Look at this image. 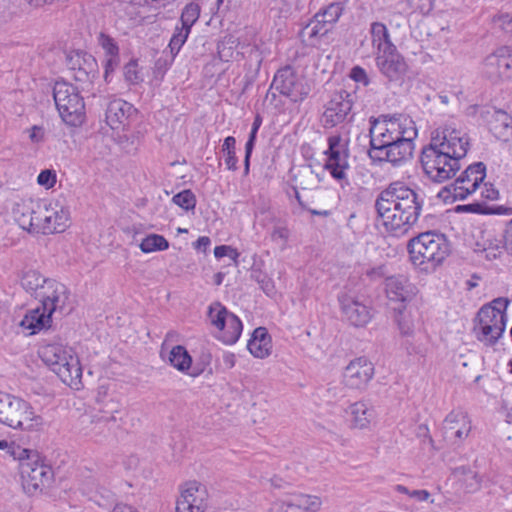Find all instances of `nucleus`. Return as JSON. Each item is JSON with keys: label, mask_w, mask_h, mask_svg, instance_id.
Returning <instances> with one entry per match:
<instances>
[{"label": "nucleus", "mask_w": 512, "mask_h": 512, "mask_svg": "<svg viewBox=\"0 0 512 512\" xmlns=\"http://www.w3.org/2000/svg\"><path fill=\"white\" fill-rule=\"evenodd\" d=\"M207 493L198 482H188L176 502V512H204L207 507Z\"/></svg>", "instance_id": "nucleus-18"}, {"label": "nucleus", "mask_w": 512, "mask_h": 512, "mask_svg": "<svg viewBox=\"0 0 512 512\" xmlns=\"http://www.w3.org/2000/svg\"><path fill=\"white\" fill-rule=\"evenodd\" d=\"M291 512H318L322 501L315 495L298 494L289 498Z\"/></svg>", "instance_id": "nucleus-34"}, {"label": "nucleus", "mask_w": 512, "mask_h": 512, "mask_svg": "<svg viewBox=\"0 0 512 512\" xmlns=\"http://www.w3.org/2000/svg\"><path fill=\"white\" fill-rule=\"evenodd\" d=\"M123 76L129 85H138L144 80L138 61L135 59L130 60L124 65Z\"/></svg>", "instance_id": "nucleus-41"}, {"label": "nucleus", "mask_w": 512, "mask_h": 512, "mask_svg": "<svg viewBox=\"0 0 512 512\" xmlns=\"http://www.w3.org/2000/svg\"><path fill=\"white\" fill-rule=\"evenodd\" d=\"M249 352L256 358L263 359L271 353V337L265 327H258L254 330L252 337L247 343Z\"/></svg>", "instance_id": "nucleus-31"}, {"label": "nucleus", "mask_w": 512, "mask_h": 512, "mask_svg": "<svg viewBox=\"0 0 512 512\" xmlns=\"http://www.w3.org/2000/svg\"><path fill=\"white\" fill-rule=\"evenodd\" d=\"M350 78L363 86H368L370 83V78L368 77L367 72L361 66H355L351 69Z\"/></svg>", "instance_id": "nucleus-52"}, {"label": "nucleus", "mask_w": 512, "mask_h": 512, "mask_svg": "<svg viewBox=\"0 0 512 512\" xmlns=\"http://www.w3.org/2000/svg\"><path fill=\"white\" fill-rule=\"evenodd\" d=\"M172 202L185 211L194 210L196 207V196L190 189H185L173 196Z\"/></svg>", "instance_id": "nucleus-43"}, {"label": "nucleus", "mask_w": 512, "mask_h": 512, "mask_svg": "<svg viewBox=\"0 0 512 512\" xmlns=\"http://www.w3.org/2000/svg\"><path fill=\"white\" fill-rule=\"evenodd\" d=\"M101 45L105 50L106 56L119 55V48L111 37L102 34Z\"/></svg>", "instance_id": "nucleus-54"}, {"label": "nucleus", "mask_w": 512, "mask_h": 512, "mask_svg": "<svg viewBox=\"0 0 512 512\" xmlns=\"http://www.w3.org/2000/svg\"><path fill=\"white\" fill-rule=\"evenodd\" d=\"M20 470L23 489L29 495L42 492L53 479L51 467L39 461H23L20 464Z\"/></svg>", "instance_id": "nucleus-14"}, {"label": "nucleus", "mask_w": 512, "mask_h": 512, "mask_svg": "<svg viewBox=\"0 0 512 512\" xmlns=\"http://www.w3.org/2000/svg\"><path fill=\"white\" fill-rule=\"evenodd\" d=\"M490 307H481L474 320L473 332L476 339L487 347L494 346L502 337L507 321L504 315Z\"/></svg>", "instance_id": "nucleus-10"}, {"label": "nucleus", "mask_w": 512, "mask_h": 512, "mask_svg": "<svg viewBox=\"0 0 512 512\" xmlns=\"http://www.w3.org/2000/svg\"><path fill=\"white\" fill-rule=\"evenodd\" d=\"M42 361L68 386L79 389L82 368L73 349L61 343H51L39 350Z\"/></svg>", "instance_id": "nucleus-4"}, {"label": "nucleus", "mask_w": 512, "mask_h": 512, "mask_svg": "<svg viewBox=\"0 0 512 512\" xmlns=\"http://www.w3.org/2000/svg\"><path fill=\"white\" fill-rule=\"evenodd\" d=\"M200 16V7L196 3L187 4L180 17L182 26L191 29L192 26L197 22Z\"/></svg>", "instance_id": "nucleus-44"}, {"label": "nucleus", "mask_w": 512, "mask_h": 512, "mask_svg": "<svg viewBox=\"0 0 512 512\" xmlns=\"http://www.w3.org/2000/svg\"><path fill=\"white\" fill-rule=\"evenodd\" d=\"M91 500L100 507L109 508L115 502V494L104 487H100L91 496Z\"/></svg>", "instance_id": "nucleus-46"}, {"label": "nucleus", "mask_w": 512, "mask_h": 512, "mask_svg": "<svg viewBox=\"0 0 512 512\" xmlns=\"http://www.w3.org/2000/svg\"><path fill=\"white\" fill-rule=\"evenodd\" d=\"M481 117L487 122L490 132L503 142L512 140V116L502 109L487 107L481 111Z\"/></svg>", "instance_id": "nucleus-20"}, {"label": "nucleus", "mask_w": 512, "mask_h": 512, "mask_svg": "<svg viewBox=\"0 0 512 512\" xmlns=\"http://www.w3.org/2000/svg\"><path fill=\"white\" fill-rule=\"evenodd\" d=\"M408 129L417 130L410 117L401 114L381 115L371 121L369 150H378L407 138Z\"/></svg>", "instance_id": "nucleus-7"}, {"label": "nucleus", "mask_w": 512, "mask_h": 512, "mask_svg": "<svg viewBox=\"0 0 512 512\" xmlns=\"http://www.w3.org/2000/svg\"><path fill=\"white\" fill-rule=\"evenodd\" d=\"M242 329L243 325L241 320L235 314H232L228 316L226 327L224 330H221V334L218 338L225 344H234L239 339Z\"/></svg>", "instance_id": "nucleus-36"}, {"label": "nucleus", "mask_w": 512, "mask_h": 512, "mask_svg": "<svg viewBox=\"0 0 512 512\" xmlns=\"http://www.w3.org/2000/svg\"><path fill=\"white\" fill-rule=\"evenodd\" d=\"M412 7L419 10L421 13H428L433 8L434 0H408Z\"/></svg>", "instance_id": "nucleus-60"}, {"label": "nucleus", "mask_w": 512, "mask_h": 512, "mask_svg": "<svg viewBox=\"0 0 512 512\" xmlns=\"http://www.w3.org/2000/svg\"><path fill=\"white\" fill-rule=\"evenodd\" d=\"M370 33L372 46L376 49V53L391 50L395 47L390 39V34L385 24L373 22L371 24Z\"/></svg>", "instance_id": "nucleus-33"}, {"label": "nucleus", "mask_w": 512, "mask_h": 512, "mask_svg": "<svg viewBox=\"0 0 512 512\" xmlns=\"http://www.w3.org/2000/svg\"><path fill=\"white\" fill-rule=\"evenodd\" d=\"M295 181L302 189H308L316 184V175L310 166L303 167L295 174Z\"/></svg>", "instance_id": "nucleus-45"}, {"label": "nucleus", "mask_w": 512, "mask_h": 512, "mask_svg": "<svg viewBox=\"0 0 512 512\" xmlns=\"http://www.w3.org/2000/svg\"><path fill=\"white\" fill-rule=\"evenodd\" d=\"M471 431L470 421L466 412L457 409L452 410L445 418L443 423L444 437L455 442L463 440Z\"/></svg>", "instance_id": "nucleus-25"}, {"label": "nucleus", "mask_w": 512, "mask_h": 512, "mask_svg": "<svg viewBox=\"0 0 512 512\" xmlns=\"http://www.w3.org/2000/svg\"><path fill=\"white\" fill-rule=\"evenodd\" d=\"M344 11V2H333L323 10L315 14L314 18L319 23L333 25L341 17Z\"/></svg>", "instance_id": "nucleus-37"}, {"label": "nucleus", "mask_w": 512, "mask_h": 512, "mask_svg": "<svg viewBox=\"0 0 512 512\" xmlns=\"http://www.w3.org/2000/svg\"><path fill=\"white\" fill-rule=\"evenodd\" d=\"M22 287L50 312L68 313L69 291L67 287L53 279H47L36 270H28L21 279Z\"/></svg>", "instance_id": "nucleus-3"}, {"label": "nucleus", "mask_w": 512, "mask_h": 512, "mask_svg": "<svg viewBox=\"0 0 512 512\" xmlns=\"http://www.w3.org/2000/svg\"><path fill=\"white\" fill-rule=\"evenodd\" d=\"M233 313L229 312L220 302H213L208 309V318L211 324L217 329L224 330L228 321V316Z\"/></svg>", "instance_id": "nucleus-38"}, {"label": "nucleus", "mask_w": 512, "mask_h": 512, "mask_svg": "<svg viewBox=\"0 0 512 512\" xmlns=\"http://www.w3.org/2000/svg\"><path fill=\"white\" fill-rule=\"evenodd\" d=\"M486 177V166L482 162L469 165L456 180L449 186L444 187L438 196L444 201L451 198L452 201L464 200L476 191L478 186Z\"/></svg>", "instance_id": "nucleus-9"}, {"label": "nucleus", "mask_w": 512, "mask_h": 512, "mask_svg": "<svg viewBox=\"0 0 512 512\" xmlns=\"http://www.w3.org/2000/svg\"><path fill=\"white\" fill-rule=\"evenodd\" d=\"M18 222L23 229H28L36 233L44 232V206L38 205L35 209H27L22 212Z\"/></svg>", "instance_id": "nucleus-32"}, {"label": "nucleus", "mask_w": 512, "mask_h": 512, "mask_svg": "<svg viewBox=\"0 0 512 512\" xmlns=\"http://www.w3.org/2000/svg\"><path fill=\"white\" fill-rule=\"evenodd\" d=\"M143 253L163 251L169 248V242L158 234H150L145 237L139 245Z\"/></svg>", "instance_id": "nucleus-39"}, {"label": "nucleus", "mask_w": 512, "mask_h": 512, "mask_svg": "<svg viewBox=\"0 0 512 512\" xmlns=\"http://www.w3.org/2000/svg\"><path fill=\"white\" fill-rule=\"evenodd\" d=\"M502 248H504V245L500 246L499 244H495L494 246L490 245L489 247H485L484 248L485 257L488 260H493V259L498 258L500 256V254L502 253Z\"/></svg>", "instance_id": "nucleus-64"}, {"label": "nucleus", "mask_w": 512, "mask_h": 512, "mask_svg": "<svg viewBox=\"0 0 512 512\" xmlns=\"http://www.w3.org/2000/svg\"><path fill=\"white\" fill-rule=\"evenodd\" d=\"M121 413L122 406L119 402L113 399H109L105 402L100 408L99 413L93 416L92 430L95 435H103L106 437V431L110 433L116 428H119L120 424L118 421L122 420V417L119 416Z\"/></svg>", "instance_id": "nucleus-17"}, {"label": "nucleus", "mask_w": 512, "mask_h": 512, "mask_svg": "<svg viewBox=\"0 0 512 512\" xmlns=\"http://www.w3.org/2000/svg\"><path fill=\"white\" fill-rule=\"evenodd\" d=\"M338 300L344 317L353 326L364 327L371 321L372 313L370 308L353 296L343 293L339 295Z\"/></svg>", "instance_id": "nucleus-21"}, {"label": "nucleus", "mask_w": 512, "mask_h": 512, "mask_svg": "<svg viewBox=\"0 0 512 512\" xmlns=\"http://www.w3.org/2000/svg\"><path fill=\"white\" fill-rule=\"evenodd\" d=\"M0 423L13 429L34 431L39 430L44 422L40 415L35 414L30 403L0 392Z\"/></svg>", "instance_id": "nucleus-6"}, {"label": "nucleus", "mask_w": 512, "mask_h": 512, "mask_svg": "<svg viewBox=\"0 0 512 512\" xmlns=\"http://www.w3.org/2000/svg\"><path fill=\"white\" fill-rule=\"evenodd\" d=\"M385 290L391 301L405 302L413 295V290L404 276H392L386 279Z\"/></svg>", "instance_id": "nucleus-30"}, {"label": "nucleus", "mask_w": 512, "mask_h": 512, "mask_svg": "<svg viewBox=\"0 0 512 512\" xmlns=\"http://www.w3.org/2000/svg\"><path fill=\"white\" fill-rule=\"evenodd\" d=\"M67 66L74 72L73 78L79 82L89 81L96 73L97 63L95 58L88 53L76 51L66 58Z\"/></svg>", "instance_id": "nucleus-24"}, {"label": "nucleus", "mask_w": 512, "mask_h": 512, "mask_svg": "<svg viewBox=\"0 0 512 512\" xmlns=\"http://www.w3.org/2000/svg\"><path fill=\"white\" fill-rule=\"evenodd\" d=\"M69 212L58 203L44 205L43 234L61 233L68 226Z\"/></svg>", "instance_id": "nucleus-27"}, {"label": "nucleus", "mask_w": 512, "mask_h": 512, "mask_svg": "<svg viewBox=\"0 0 512 512\" xmlns=\"http://www.w3.org/2000/svg\"><path fill=\"white\" fill-rule=\"evenodd\" d=\"M374 375V365L365 357L352 360L343 374L344 384L352 389L364 388Z\"/></svg>", "instance_id": "nucleus-19"}, {"label": "nucleus", "mask_w": 512, "mask_h": 512, "mask_svg": "<svg viewBox=\"0 0 512 512\" xmlns=\"http://www.w3.org/2000/svg\"><path fill=\"white\" fill-rule=\"evenodd\" d=\"M211 356L203 355L201 364L192 366V358L186 348L182 345L174 346L169 353V362L178 371L186 372L192 377H197L205 371L209 365Z\"/></svg>", "instance_id": "nucleus-22"}, {"label": "nucleus", "mask_w": 512, "mask_h": 512, "mask_svg": "<svg viewBox=\"0 0 512 512\" xmlns=\"http://www.w3.org/2000/svg\"><path fill=\"white\" fill-rule=\"evenodd\" d=\"M53 98L62 120L70 126H79L85 118V103L74 85L57 81L53 88Z\"/></svg>", "instance_id": "nucleus-8"}, {"label": "nucleus", "mask_w": 512, "mask_h": 512, "mask_svg": "<svg viewBox=\"0 0 512 512\" xmlns=\"http://www.w3.org/2000/svg\"><path fill=\"white\" fill-rule=\"evenodd\" d=\"M376 65L380 72L389 80H398L406 71L404 58L396 46L391 50L376 53Z\"/></svg>", "instance_id": "nucleus-23"}, {"label": "nucleus", "mask_w": 512, "mask_h": 512, "mask_svg": "<svg viewBox=\"0 0 512 512\" xmlns=\"http://www.w3.org/2000/svg\"><path fill=\"white\" fill-rule=\"evenodd\" d=\"M481 195L487 200H496L499 197V191L492 184L485 183Z\"/></svg>", "instance_id": "nucleus-63"}, {"label": "nucleus", "mask_w": 512, "mask_h": 512, "mask_svg": "<svg viewBox=\"0 0 512 512\" xmlns=\"http://www.w3.org/2000/svg\"><path fill=\"white\" fill-rule=\"evenodd\" d=\"M510 304L509 299L504 297H499L492 300L490 303L483 305L482 307H490L500 312V315H504V319L507 321V308Z\"/></svg>", "instance_id": "nucleus-51"}, {"label": "nucleus", "mask_w": 512, "mask_h": 512, "mask_svg": "<svg viewBox=\"0 0 512 512\" xmlns=\"http://www.w3.org/2000/svg\"><path fill=\"white\" fill-rule=\"evenodd\" d=\"M251 278L255 280L260 288L267 294L270 295L274 292V283L270 277L259 270H254L251 273Z\"/></svg>", "instance_id": "nucleus-47"}, {"label": "nucleus", "mask_w": 512, "mask_h": 512, "mask_svg": "<svg viewBox=\"0 0 512 512\" xmlns=\"http://www.w3.org/2000/svg\"><path fill=\"white\" fill-rule=\"evenodd\" d=\"M55 312H50L45 309L44 305L40 304L31 310H29L20 322V326L29 331V334H36L43 328L49 327L52 319V315Z\"/></svg>", "instance_id": "nucleus-29"}, {"label": "nucleus", "mask_w": 512, "mask_h": 512, "mask_svg": "<svg viewBox=\"0 0 512 512\" xmlns=\"http://www.w3.org/2000/svg\"><path fill=\"white\" fill-rule=\"evenodd\" d=\"M417 134V130L408 129L407 138L400 139V141L378 150H369L368 155L373 162L385 161L394 166L401 165L412 158Z\"/></svg>", "instance_id": "nucleus-12"}, {"label": "nucleus", "mask_w": 512, "mask_h": 512, "mask_svg": "<svg viewBox=\"0 0 512 512\" xmlns=\"http://www.w3.org/2000/svg\"><path fill=\"white\" fill-rule=\"evenodd\" d=\"M495 22L506 33L512 35V16L509 14L500 15Z\"/></svg>", "instance_id": "nucleus-59"}, {"label": "nucleus", "mask_w": 512, "mask_h": 512, "mask_svg": "<svg viewBox=\"0 0 512 512\" xmlns=\"http://www.w3.org/2000/svg\"><path fill=\"white\" fill-rule=\"evenodd\" d=\"M27 132L32 143H41L45 139V130L42 126L34 125Z\"/></svg>", "instance_id": "nucleus-56"}, {"label": "nucleus", "mask_w": 512, "mask_h": 512, "mask_svg": "<svg viewBox=\"0 0 512 512\" xmlns=\"http://www.w3.org/2000/svg\"><path fill=\"white\" fill-rule=\"evenodd\" d=\"M37 182L47 189L52 188L56 183V172L50 169L42 170L37 177Z\"/></svg>", "instance_id": "nucleus-49"}, {"label": "nucleus", "mask_w": 512, "mask_h": 512, "mask_svg": "<svg viewBox=\"0 0 512 512\" xmlns=\"http://www.w3.org/2000/svg\"><path fill=\"white\" fill-rule=\"evenodd\" d=\"M397 323L402 335H410L413 331V325L409 319H406L401 313L397 317Z\"/></svg>", "instance_id": "nucleus-62"}, {"label": "nucleus", "mask_w": 512, "mask_h": 512, "mask_svg": "<svg viewBox=\"0 0 512 512\" xmlns=\"http://www.w3.org/2000/svg\"><path fill=\"white\" fill-rule=\"evenodd\" d=\"M423 202L415 190L402 182H393L379 194L375 209L387 231L402 235L417 224Z\"/></svg>", "instance_id": "nucleus-2"}, {"label": "nucleus", "mask_w": 512, "mask_h": 512, "mask_svg": "<svg viewBox=\"0 0 512 512\" xmlns=\"http://www.w3.org/2000/svg\"><path fill=\"white\" fill-rule=\"evenodd\" d=\"M134 111L132 104L122 99H114L107 106L105 112L106 123L113 130L120 129Z\"/></svg>", "instance_id": "nucleus-28"}, {"label": "nucleus", "mask_w": 512, "mask_h": 512, "mask_svg": "<svg viewBox=\"0 0 512 512\" xmlns=\"http://www.w3.org/2000/svg\"><path fill=\"white\" fill-rule=\"evenodd\" d=\"M468 146V139L460 131L450 128L437 130L421 152L420 161L425 175L438 183L454 177L461 168L460 161L466 156Z\"/></svg>", "instance_id": "nucleus-1"}, {"label": "nucleus", "mask_w": 512, "mask_h": 512, "mask_svg": "<svg viewBox=\"0 0 512 512\" xmlns=\"http://www.w3.org/2000/svg\"><path fill=\"white\" fill-rule=\"evenodd\" d=\"M119 65V55L115 56H106L105 65H104V79L106 82H109V75L115 71V69Z\"/></svg>", "instance_id": "nucleus-55"}, {"label": "nucleus", "mask_w": 512, "mask_h": 512, "mask_svg": "<svg viewBox=\"0 0 512 512\" xmlns=\"http://www.w3.org/2000/svg\"><path fill=\"white\" fill-rule=\"evenodd\" d=\"M355 96L346 90H339L332 94L330 100L325 105V110L322 115V122L325 127H335L343 123L350 116Z\"/></svg>", "instance_id": "nucleus-15"}, {"label": "nucleus", "mask_w": 512, "mask_h": 512, "mask_svg": "<svg viewBox=\"0 0 512 512\" xmlns=\"http://www.w3.org/2000/svg\"><path fill=\"white\" fill-rule=\"evenodd\" d=\"M270 236L273 242L280 244L281 248L284 249L289 239L290 231L286 226L277 224L273 227Z\"/></svg>", "instance_id": "nucleus-48"}, {"label": "nucleus", "mask_w": 512, "mask_h": 512, "mask_svg": "<svg viewBox=\"0 0 512 512\" xmlns=\"http://www.w3.org/2000/svg\"><path fill=\"white\" fill-rule=\"evenodd\" d=\"M236 139L233 136H228L224 139L222 145V152L225 157V164L227 169L235 171L237 170L238 159L235 154Z\"/></svg>", "instance_id": "nucleus-40"}, {"label": "nucleus", "mask_w": 512, "mask_h": 512, "mask_svg": "<svg viewBox=\"0 0 512 512\" xmlns=\"http://www.w3.org/2000/svg\"><path fill=\"white\" fill-rule=\"evenodd\" d=\"M458 210L477 214L510 215L512 208L504 205L489 206L482 202H474L466 205H459Z\"/></svg>", "instance_id": "nucleus-35"}, {"label": "nucleus", "mask_w": 512, "mask_h": 512, "mask_svg": "<svg viewBox=\"0 0 512 512\" xmlns=\"http://www.w3.org/2000/svg\"><path fill=\"white\" fill-rule=\"evenodd\" d=\"M345 413L348 417L349 428L352 430L369 429L375 417L373 407L365 401H357L350 404Z\"/></svg>", "instance_id": "nucleus-26"}, {"label": "nucleus", "mask_w": 512, "mask_h": 512, "mask_svg": "<svg viewBox=\"0 0 512 512\" xmlns=\"http://www.w3.org/2000/svg\"><path fill=\"white\" fill-rule=\"evenodd\" d=\"M269 512H291L289 498L274 501L269 508Z\"/></svg>", "instance_id": "nucleus-61"}, {"label": "nucleus", "mask_w": 512, "mask_h": 512, "mask_svg": "<svg viewBox=\"0 0 512 512\" xmlns=\"http://www.w3.org/2000/svg\"><path fill=\"white\" fill-rule=\"evenodd\" d=\"M326 25L327 24L319 23L314 18V20L307 26V28H310V37L325 35L329 31V28H327Z\"/></svg>", "instance_id": "nucleus-57"}, {"label": "nucleus", "mask_w": 512, "mask_h": 512, "mask_svg": "<svg viewBox=\"0 0 512 512\" xmlns=\"http://www.w3.org/2000/svg\"><path fill=\"white\" fill-rule=\"evenodd\" d=\"M504 248L512 255V219L506 223L503 231Z\"/></svg>", "instance_id": "nucleus-58"}, {"label": "nucleus", "mask_w": 512, "mask_h": 512, "mask_svg": "<svg viewBox=\"0 0 512 512\" xmlns=\"http://www.w3.org/2000/svg\"><path fill=\"white\" fill-rule=\"evenodd\" d=\"M408 252L412 264L423 271L434 269L449 253L447 240L432 232H425L408 242Z\"/></svg>", "instance_id": "nucleus-5"}, {"label": "nucleus", "mask_w": 512, "mask_h": 512, "mask_svg": "<svg viewBox=\"0 0 512 512\" xmlns=\"http://www.w3.org/2000/svg\"><path fill=\"white\" fill-rule=\"evenodd\" d=\"M482 72L492 83L512 78V48L503 46L488 55L484 60Z\"/></svg>", "instance_id": "nucleus-16"}, {"label": "nucleus", "mask_w": 512, "mask_h": 512, "mask_svg": "<svg viewBox=\"0 0 512 512\" xmlns=\"http://www.w3.org/2000/svg\"><path fill=\"white\" fill-rule=\"evenodd\" d=\"M239 255L240 254L236 249L232 248L231 246H227V245L216 246L214 249V256L218 259L222 258L224 256H228L230 259H232L236 263Z\"/></svg>", "instance_id": "nucleus-50"}, {"label": "nucleus", "mask_w": 512, "mask_h": 512, "mask_svg": "<svg viewBox=\"0 0 512 512\" xmlns=\"http://www.w3.org/2000/svg\"><path fill=\"white\" fill-rule=\"evenodd\" d=\"M326 161L324 169L338 181L342 187L349 185L347 171L350 168L348 143L341 135L335 134L328 138V148L324 151Z\"/></svg>", "instance_id": "nucleus-11"}, {"label": "nucleus", "mask_w": 512, "mask_h": 512, "mask_svg": "<svg viewBox=\"0 0 512 512\" xmlns=\"http://www.w3.org/2000/svg\"><path fill=\"white\" fill-rule=\"evenodd\" d=\"M271 88H274L293 102L304 100L310 92L308 85L296 74L291 66H285L277 71Z\"/></svg>", "instance_id": "nucleus-13"}, {"label": "nucleus", "mask_w": 512, "mask_h": 512, "mask_svg": "<svg viewBox=\"0 0 512 512\" xmlns=\"http://www.w3.org/2000/svg\"><path fill=\"white\" fill-rule=\"evenodd\" d=\"M190 32L191 29H188L184 26H181L180 28L176 27L175 32L172 35L168 45L172 54V60L179 53L181 47L186 42Z\"/></svg>", "instance_id": "nucleus-42"}, {"label": "nucleus", "mask_w": 512, "mask_h": 512, "mask_svg": "<svg viewBox=\"0 0 512 512\" xmlns=\"http://www.w3.org/2000/svg\"><path fill=\"white\" fill-rule=\"evenodd\" d=\"M256 142V136L249 135L245 144V157H244V174L248 175L250 167V158Z\"/></svg>", "instance_id": "nucleus-53"}]
</instances>
